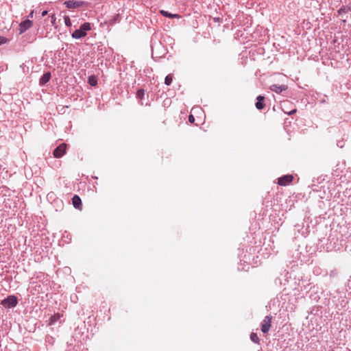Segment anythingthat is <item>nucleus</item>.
<instances>
[{
	"label": "nucleus",
	"instance_id": "f257e3e1",
	"mask_svg": "<svg viewBox=\"0 0 351 351\" xmlns=\"http://www.w3.org/2000/svg\"><path fill=\"white\" fill-rule=\"evenodd\" d=\"M92 28L90 23H84L82 24L80 29H76L72 34V37L75 39H80L86 36L87 32L90 30Z\"/></svg>",
	"mask_w": 351,
	"mask_h": 351
},
{
	"label": "nucleus",
	"instance_id": "f03ea898",
	"mask_svg": "<svg viewBox=\"0 0 351 351\" xmlns=\"http://www.w3.org/2000/svg\"><path fill=\"white\" fill-rule=\"evenodd\" d=\"M18 304V299L15 295H10L1 301V305L5 308H13Z\"/></svg>",
	"mask_w": 351,
	"mask_h": 351
},
{
	"label": "nucleus",
	"instance_id": "7ed1b4c3",
	"mask_svg": "<svg viewBox=\"0 0 351 351\" xmlns=\"http://www.w3.org/2000/svg\"><path fill=\"white\" fill-rule=\"evenodd\" d=\"M67 149V145L66 143H62L58 146L53 151V156L56 158L62 157L66 153Z\"/></svg>",
	"mask_w": 351,
	"mask_h": 351
},
{
	"label": "nucleus",
	"instance_id": "20e7f679",
	"mask_svg": "<svg viewBox=\"0 0 351 351\" xmlns=\"http://www.w3.org/2000/svg\"><path fill=\"white\" fill-rule=\"evenodd\" d=\"M272 317L267 315L265 317L261 324V331L263 333H267L270 330L271 326Z\"/></svg>",
	"mask_w": 351,
	"mask_h": 351
},
{
	"label": "nucleus",
	"instance_id": "39448f33",
	"mask_svg": "<svg viewBox=\"0 0 351 351\" xmlns=\"http://www.w3.org/2000/svg\"><path fill=\"white\" fill-rule=\"evenodd\" d=\"M293 180V176L292 175H285L278 178V184L280 186H287L291 182H292Z\"/></svg>",
	"mask_w": 351,
	"mask_h": 351
},
{
	"label": "nucleus",
	"instance_id": "423d86ee",
	"mask_svg": "<svg viewBox=\"0 0 351 351\" xmlns=\"http://www.w3.org/2000/svg\"><path fill=\"white\" fill-rule=\"evenodd\" d=\"M64 4L66 5L67 8L73 9L82 6L84 4V3L83 1H80L69 0L66 1L64 3Z\"/></svg>",
	"mask_w": 351,
	"mask_h": 351
},
{
	"label": "nucleus",
	"instance_id": "0eeeda50",
	"mask_svg": "<svg viewBox=\"0 0 351 351\" xmlns=\"http://www.w3.org/2000/svg\"><path fill=\"white\" fill-rule=\"evenodd\" d=\"M32 26V21L27 19L24 21H22L19 24V34H21L24 33L25 31H27L28 29H29Z\"/></svg>",
	"mask_w": 351,
	"mask_h": 351
},
{
	"label": "nucleus",
	"instance_id": "6e6552de",
	"mask_svg": "<svg viewBox=\"0 0 351 351\" xmlns=\"http://www.w3.org/2000/svg\"><path fill=\"white\" fill-rule=\"evenodd\" d=\"M72 204L76 209L82 210V200H81V198L77 195H75L73 197Z\"/></svg>",
	"mask_w": 351,
	"mask_h": 351
},
{
	"label": "nucleus",
	"instance_id": "1a4fd4ad",
	"mask_svg": "<svg viewBox=\"0 0 351 351\" xmlns=\"http://www.w3.org/2000/svg\"><path fill=\"white\" fill-rule=\"evenodd\" d=\"M256 99L257 101L255 104L256 108L258 110H263L265 106V104L264 103L265 97L263 96L259 95L257 97Z\"/></svg>",
	"mask_w": 351,
	"mask_h": 351
},
{
	"label": "nucleus",
	"instance_id": "9d476101",
	"mask_svg": "<svg viewBox=\"0 0 351 351\" xmlns=\"http://www.w3.org/2000/svg\"><path fill=\"white\" fill-rule=\"evenodd\" d=\"M160 13L162 16L168 17V18H171V19H173V18L180 19V16L179 14H171L165 10H160Z\"/></svg>",
	"mask_w": 351,
	"mask_h": 351
},
{
	"label": "nucleus",
	"instance_id": "9b49d317",
	"mask_svg": "<svg viewBox=\"0 0 351 351\" xmlns=\"http://www.w3.org/2000/svg\"><path fill=\"white\" fill-rule=\"evenodd\" d=\"M51 78V73H45L40 80V84L43 85L49 81Z\"/></svg>",
	"mask_w": 351,
	"mask_h": 351
},
{
	"label": "nucleus",
	"instance_id": "f8f14e48",
	"mask_svg": "<svg viewBox=\"0 0 351 351\" xmlns=\"http://www.w3.org/2000/svg\"><path fill=\"white\" fill-rule=\"evenodd\" d=\"M62 316V315L60 313H56L53 316L51 317L50 321H49V325L53 324L55 322H56L58 319H60V317Z\"/></svg>",
	"mask_w": 351,
	"mask_h": 351
},
{
	"label": "nucleus",
	"instance_id": "ddd939ff",
	"mask_svg": "<svg viewBox=\"0 0 351 351\" xmlns=\"http://www.w3.org/2000/svg\"><path fill=\"white\" fill-rule=\"evenodd\" d=\"M286 89L285 86H277V85H272L271 86V90L273 91H275L278 93H281L282 90H285Z\"/></svg>",
	"mask_w": 351,
	"mask_h": 351
},
{
	"label": "nucleus",
	"instance_id": "4468645a",
	"mask_svg": "<svg viewBox=\"0 0 351 351\" xmlns=\"http://www.w3.org/2000/svg\"><path fill=\"white\" fill-rule=\"evenodd\" d=\"M88 84L92 86H95L97 84V79L95 75H90L88 80Z\"/></svg>",
	"mask_w": 351,
	"mask_h": 351
},
{
	"label": "nucleus",
	"instance_id": "2eb2a0df",
	"mask_svg": "<svg viewBox=\"0 0 351 351\" xmlns=\"http://www.w3.org/2000/svg\"><path fill=\"white\" fill-rule=\"evenodd\" d=\"M173 81V75L169 74L166 76L165 79V84L167 86L171 85V82Z\"/></svg>",
	"mask_w": 351,
	"mask_h": 351
},
{
	"label": "nucleus",
	"instance_id": "dca6fc26",
	"mask_svg": "<svg viewBox=\"0 0 351 351\" xmlns=\"http://www.w3.org/2000/svg\"><path fill=\"white\" fill-rule=\"evenodd\" d=\"M250 339L256 343H259L260 340L256 333L252 332L250 335Z\"/></svg>",
	"mask_w": 351,
	"mask_h": 351
},
{
	"label": "nucleus",
	"instance_id": "f3484780",
	"mask_svg": "<svg viewBox=\"0 0 351 351\" xmlns=\"http://www.w3.org/2000/svg\"><path fill=\"white\" fill-rule=\"evenodd\" d=\"M145 95V91L143 89H139L136 93V97L142 99Z\"/></svg>",
	"mask_w": 351,
	"mask_h": 351
},
{
	"label": "nucleus",
	"instance_id": "a211bd4d",
	"mask_svg": "<svg viewBox=\"0 0 351 351\" xmlns=\"http://www.w3.org/2000/svg\"><path fill=\"white\" fill-rule=\"evenodd\" d=\"M191 112H193L194 114H202L203 113L202 109L199 107L193 108L191 110Z\"/></svg>",
	"mask_w": 351,
	"mask_h": 351
},
{
	"label": "nucleus",
	"instance_id": "6ab92c4d",
	"mask_svg": "<svg viewBox=\"0 0 351 351\" xmlns=\"http://www.w3.org/2000/svg\"><path fill=\"white\" fill-rule=\"evenodd\" d=\"M64 23L66 26L70 27L71 26V21L69 16H64Z\"/></svg>",
	"mask_w": 351,
	"mask_h": 351
},
{
	"label": "nucleus",
	"instance_id": "aec40b11",
	"mask_svg": "<svg viewBox=\"0 0 351 351\" xmlns=\"http://www.w3.org/2000/svg\"><path fill=\"white\" fill-rule=\"evenodd\" d=\"M56 21V17L55 14L51 15V22L52 25L55 26Z\"/></svg>",
	"mask_w": 351,
	"mask_h": 351
},
{
	"label": "nucleus",
	"instance_id": "412c9836",
	"mask_svg": "<svg viewBox=\"0 0 351 351\" xmlns=\"http://www.w3.org/2000/svg\"><path fill=\"white\" fill-rule=\"evenodd\" d=\"M8 42V39L5 37H3L0 35V45L2 44H5Z\"/></svg>",
	"mask_w": 351,
	"mask_h": 351
},
{
	"label": "nucleus",
	"instance_id": "4be33fe9",
	"mask_svg": "<svg viewBox=\"0 0 351 351\" xmlns=\"http://www.w3.org/2000/svg\"><path fill=\"white\" fill-rule=\"evenodd\" d=\"M189 121L190 123H193L194 121H195V117L193 116V114H191L189 116Z\"/></svg>",
	"mask_w": 351,
	"mask_h": 351
},
{
	"label": "nucleus",
	"instance_id": "5701e85b",
	"mask_svg": "<svg viewBox=\"0 0 351 351\" xmlns=\"http://www.w3.org/2000/svg\"><path fill=\"white\" fill-rule=\"evenodd\" d=\"M348 11V9H346V8H340L339 10H338V12L339 14H341L343 12H346Z\"/></svg>",
	"mask_w": 351,
	"mask_h": 351
},
{
	"label": "nucleus",
	"instance_id": "b1692460",
	"mask_svg": "<svg viewBox=\"0 0 351 351\" xmlns=\"http://www.w3.org/2000/svg\"><path fill=\"white\" fill-rule=\"evenodd\" d=\"M47 14V10H44L43 12H42V16H45V15Z\"/></svg>",
	"mask_w": 351,
	"mask_h": 351
},
{
	"label": "nucleus",
	"instance_id": "393cba45",
	"mask_svg": "<svg viewBox=\"0 0 351 351\" xmlns=\"http://www.w3.org/2000/svg\"><path fill=\"white\" fill-rule=\"evenodd\" d=\"M296 112V109H294L293 110H291L290 112H289V114H292L293 113H295Z\"/></svg>",
	"mask_w": 351,
	"mask_h": 351
},
{
	"label": "nucleus",
	"instance_id": "a878e982",
	"mask_svg": "<svg viewBox=\"0 0 351 351\" xmlns=\"http://www.w3.org/2000/svg\"><path fill=\"white\" fill-rule=\"evenodd\" d=\"M33 13H34V12H33V11L30 13V14H29V15H30V16H31V17H32V16H33Z\"/></svg>",
	"mask_w": 351,
	"mask_h": 351
}]
</instances>
